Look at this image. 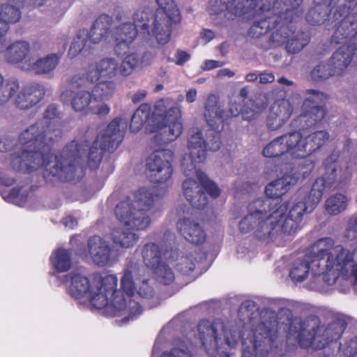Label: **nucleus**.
<instances>
[{"label":"nucleus","instance_id":"f257e3e1","mask_svg":"<svg viewBox=\"0 0 357 357\" xmlns=\"http://www.w3.org/2000/svg\"><path fill=\"white\" fill-rule=\"evenodd\" d=\"M250 300L243 301L237 319L202 320L197 336L205 352L211 357L224 354L242 342V357H261L285 334L287 342L303 349L321 350L340 339L346 323L335 319L324 324L315 316L294 317L283 301L273 300L261 309Z\"/></svg>","mask_w":357,"mask_h":357},{"label":"nucleus","instance_id":"f03ea898","mask_svg":"<svg viewBox=\"0 0 357 357\" xmlns=\"http://www.w3.org/2000/svg\"><path fill=\"white\" fill-rule=\"evenodd\" d=\"M320 176L314 181L305 201L296 202L286 216L287 204L273 203L270 199H257L250 202L247 214L238 222L241 233H252L259 240L271 242L283 239L294 233L305 213H311L321 201L324 192L336 183L348 178L351 173L347 167L339 160V154L333 153L326 158Z\"/></svg>","mask_w":357,"mask_h":357},{"label":"nucleus","instance_id":"7ed1b4c3","mask_svg":"<svg viewBox=\"0 0 357 357\" xmlns=\"http://www.w3.org/2000/svg\"><path fill=\"white\" fill-rule=\"evenodd\" d=\"M144 268L137 263L130 261L121 278V289H116L118 278L115 275L89 279L84 274L73 272L67 275L70 283L68 291L76 298H84L95 307H105L113 316L123 317L126 323L142 312L138 297L149 299L155 291L147 278H143Z\"/></svg>","mask_w":357,"mask_h":357},{"label":"nucleus","instance_id":"20e7f679","mask_svg":"<svg viewBox=\"0 0 357 357\" xmlns=\"http://www.w3.org/2000/svg\"><path fill=\"white\" fill-rule=\"evenodd\" d=\"M59 112L54 105H50L43 116L20 135L24 146L21 155L12 158L13 167L18 171H32L45 168V177H56L61 181L73 178L75 165L85 154L87 144L73 141L66 145L59 155L51 153L50 144L59 136Z\"/></svg>","mask_w":357,"mask_h":357},{"label":"nucleus","instance_id":"39448f33","mask_svg":"<svg viewBox=\"0 0 357 357\" xmlns=\"http://www.w3.org/2000/svg\"><path fill=\"white\" fill-rule=\"evenodd\" d=\"M289 277L295 282L308 278L307 287L319 291L344 280L346 287L340 291L346 293L350 285L357 284V245L347 247L331 238H320L313 245L312 255L293 263Z\"/></svg>","mask_w":357,"mask_h":357},{"label":"nucleus","instance_id":"423d86ee","mask_svg":"<svg viewBox=\"0 0 357 357\" xmlns=\"http://www.w3.org/2000/svg\"><path fill=\"white\" fill-rule=\"evenodd\" d=\"M165 192L158 193L155 188H141L131 197L119 202L115 209L117 220L127 229L114 227L111 231L113 243L124 248L137 243L139 236L131 231L146 230L151 225V216L161 210L160 199Z\"/></svg>","mask_w":357,"mask_h":357},{"label":"nucleus","instance_id":"0eeeda50","mask_svg":"<svg viewBox=\"0 0 357 357\" xmlns=\"http://www.w3.org/2000/svg\"><path fill=\"white\" fill-rule=\"evenodd\" d=\"M188 153L182 161V170L187 177L183 183V190L187 200L195 208H202L207 204V198L202 191V186L196 176L197 172H202L197 167V164L203 162L206 158V144L202 133L194 130L188 141Z\"/></svg>","mask_w":357,"mask_h":357},{"label":"nucleus","instance_id":"6e6552de","mask_svg":"<svg viewBox=\"0 0 357 357\" xmlns=\"http://www.w3.org/2000/svg\"><path fill=\"white\" fill-rule=\"evenodd\" d=\"M302 15L299 3L293 0L289 8L285 9V16L282 24L271 35V42L273 45L278 47L286 44L288 52L296 54L299 52L308 43L307 34L296 30L294 22H296Z\"/></svg>","mask_w":357,"mask_h":357},{"label":"nucleus","instance_id":"1a4fd4ad","mask_svg":"<svg viewBox=\"0 0 357 357\" xmlns=\"http://www.w3.org/2000/svg\"><path fill=\"white\" fill-rule=\"evenodd\" d=\"M168 11L158 8L153 13L148 7L139 8L134 14V26L143 33L155 37L159 44L165 45L170 39V24H174L169 20Z\"/></svg>","mask_w":357,"mask_h":357},{"label":"nucleus","instance_id":"9d476101","mask_svg":"<svg viewBox=\"0 0 357 357\" xmlns=\"http://www.w3.org/2000/svg\"><path fill=\"white\" fill-rule=\"evenodd\" d=\"M128 127V119L116 118L107 126L104 132L98 135L88 153V165L91 169L96 168L101 159L102 150L112 151L123 139Z\"/></svg>","mask_w":357,"mask_h":357},{"label":"nucleus","instance_id":"9b49d317","mask_svg":"<svg viewBox=\"0 0 357 357\" xmlns=\"http://www.w3.org/2000/svg\"><path fill=\"white\" fill-rule=\"evenodd\" d=\"M204 118L211 130L207 134L206 138L204 137L203 132L198 128L190 130V135L194 130H198L202 133L203 140L206 144V151L208 150L216 151L220 148L221 142L220 134L217 132L222 127L225 119L229 117L225 112L224 105L220 101L218 96L213 94L208 95L204 104ZM190 136H189V138Z\"/></svg>","mask_w":357,"mask_h":357},{"label":"nucleus","instance_id":"f8f14e48","mask_svg":"<svg viewBox=\"0 0 357 357\" xmlns=\"http://www.w3.org/2000/svg\"><path fill=\"white\" fill-rule=\"evenodd\" d=\"M314 3H324L335 8V19L344 17L333 33V41L340 43L357 35V13H354L357 0H314Z\"/></svg>","mask_w":357,"mask_h":357},{"label":"nucleus","instance_id":"ddd939ff","mask_svg":"<svg viewBox=\"0 0 357 357\" xmlns=\"http://www.w3.org/2000/svg\"><path fill=\"white\" fill-rule=\"evenodd\" d=\"M293 0H261L260 18L250 28L249 34L258 38L269 29L282 24L286 8H289Z\"/></svg>","mask_w":357,"mask_h":357},{"label":"nucleus","instance_id":"4468645a","mask_svg":"<svg viewBox=\"0 0 357 357\" xmlns=\"http://www.w3.org/2000/svg\"><path fill=\"white\" fill-rule=\"evenodd\" d=\"M326 98V95L319 91L306 90L301 113L293 120V125L301 130H306L321 123L326 115V109L324 106L319 104Z\"/></svg>","mask_w":357,"mask_h":357},{"label":"nucleus","instance_id":"2eb2a0df","mask_svg":"<svg viewBox=\"0 0 357 357\" xmlns=\"http://www.w3.org/2000/svg\"><path fill=\"white\" fill-rule=\"evenodd\" d=\"M173 153L169 149L154 151L146 160V170L150 179L155 183L169 185L173 172Z\"/></svg>","mask_w":357,"mask_h":357},{"label":"nucleus","instance_id":"dca6fc26","mask_svg":"<svg viewBox=\"0 0 357 357\" xmlns=\"http://www.w3.org/2000/svg\"><path fill=\"white\" fill-rule=\"evenodd\" d=\"M120 74L119 61L113 57H105L98 61L95 65L88 67L84 77L75 76L71 79L73 86H81L85 81L91 83L98 81L100 78L112 79Z\"/></svg>","mask_w":357,"mask_h":357},{"label":"nucleus","instance_id":"f3484780","mask_svg":"<svg viewBox=\"0 0 357 357\" xmlns=\"http://www.w3.org/2000/svg\"><path fill=\"white\" fill-rule=\"evenodd\" d=\"M70 97V105L74 111L84 114H94L100 116L109 114L110 108L107 104L98 103V99L94 97L92 91L84 89L67 91L66 94Z\"/></svg>","mask_w":357,"mask_h":357},{"label":"nucleus","instance_id":"a211bd4d","mask_svg":"<svg viewBox=\"0 0 357 357\" xmlns=\"http://www.w3.org/2000/svg\"><path fill=\"white\" fill-rule=\"evenodd\" d=\"M79 255L86 259H90L99 266L109 265L116 259V255L109 243L99 236L89 238L87 243V251H83Z\"/></svg>","mask_w":357,"mask_h":357},{"label":"nucleus","instance_id":"6ab92c4d","mask_svg":"<svg viewBox=\"0 0 357 357\" xmlns=\"http://www.w3.org/2000/svg\"><path fill=\"white\" fill-rule=\"evenodd\" d=\"M183 131L181 112L179 107H172L168 109L158 126L155 140L158 144H166L175 140Z\"/></svg>","mask_w":357,"mask_h":357},{"label":"nucleus","instance_id":"aec40b11","mask_svg":"<svg viewBox=\"0 0 357 357\" xmlns=\"http://www.w3.org/2000/svg\"><path fill=\"white\" fill-rule=\"evenodd\" d=\"M299 139L298 131L285 133L266 144L262 151V154L266 158H276L287 154L298 158L296 145Z\"/></svg>","mask_w":357,"mask_h":357},{"label":"nucleus","instance_id":"412c9836","mask_svg":"<svg viewBox=\"0 0 357 357\" xmlns=\"http://www.w3.org/2000/svg\"><path fill=\"white\" fill-rule=\"evenodd\" d=\"M175 211L179 216L176 222L178 232L190 243L197 245L203 243L206 240V233L200 224L186 216L182 217L186 213V206H178Z\"/></svg>","mask_w":357,"mask_h":357},{"label":"nucleus","instance_id":"4be33fe9","mask_svg":"<svg viewBox=\"0 0 357 357\" xmlns=\"http://www.w3.org/2000/svg\"><path fill=\"white\" fill-rule=\"evenodd\" d=\"M4 58L8 63L26 72L33 59L30 43L24 40L10 43L5 50Z\"/></svg>","mask_w":357,"mask_h":357},{"label":"nucleus","instance_id":"5701e85b","mask_svg":"<svg viewBox=\"0 0 357 357\" xmlns=\"http://www.w3.org/2000/svg\"><path fill=\"white\" fill-rule=\"evenodd\" d=\"M333 35L331 37L332 43L335 44H344L333 54L330 60V63L336 74L341 75L349 66L352 61L354 52L357 50V35L351 38H345L340 43L333 41Z\"/></svg>","mask_w":357,"mask_h":357},{"label":"nucleus","instance_id":"b1692460","mask_svg":"<svg viewBox=\"0 0 357 357\" xmlns=\"http://www.w3.org/2000/svg\"><path fill=\"white\" fill-rule=\"evenodd\" d=\"M299 142L296 145L298 158H304L319 150L330 138L329 133L325 130H317L303 137L298 131Z\"/></svg>","mask_w":357,"mask_h":357},{"label":"nucleus","instance_id":"393cba45","mask_svg":"<svg viewBox=\"0 0 357 357\" xmlns=\"http://www.w3.org/2000/svg\"><path fill=\"white\" fill-rule=\"evenodd\" d=\"M45 86L39 82L27 84L18 93L15 99V105L21 109H29L38 104L45 96Z\"/></svg>","mask_w":357,"mask_h":357},{"label":"nucleus","instance_id":"a878e982","mask_svg":"<svg viewBox=\"0 0 357 357\" xmlns=\"http://www.w3.org/2000/svg\"><path fill=\"white\" fill-rule=\"evenodd\" d=\"M292 112L293 107L289 100L276 101L271 106L267 116V128L271 130H279L287 122Z\"/></svg>","mask_w":357,"mask_h":357},{"label":"nucleus","instance_id":"bb28decb","mask_svg":"<svg viewBox=\"0 0 357 357\" xmlns=\"http://www.w3.org/2000/svg\"><path fill=\"white\" fill-rule=\"evenodd\" d=\"M137 35V30L130 22L123 23L116 28L114 52L117 56H122L130 51V46Z\"/></svg>","mask_w":357,"mask_h":357},{"label":"nucleus","instance_id":"cd10ccee","mask_svg":"<svg viewBox=\"0 0 357 357\" xmlns=\"http://www.w3.org/2000/svg\"><path fill=\"white\" fill-rule=\"evenodd\" d=\"M61 58V54L57 53H50L38 59L33 57L26 73L49 78L52 77Z\"/></svg>","mask_w":357,"mask_h":357},{"label":"nucleus","instance_id":"c85d7f7f","mask_svg":"<svg viewBox=\"0 0 357 357\" xmlns=\"http://www.w3.org/2000/svg\"><path fill=\"white\" fill-rule=\"evenodd\" d=\"M166 258L168 262L172 263L177 271L183 275L190 274L196 266L197 259L192 252L187 253L178 250H171Z\"/></svg>","mask_w":357,"mask_h":357},{"label":"nucleus","instance_id":"c756f323","mask_svg":"<svg viewBox=\"0 0 357 357\" xmlns=\"http://www.w3.org/2000/svg\"><path fill=\"white\" fill-rule=\"evenodd\" d=\"M335 10V8L328 6L326 3H315V6L307 14L306 20L312 24H321L326 22L328 24H333L337 22L340 25L344 17L333 18Z\"/></svg>","mask_w":357,"mask_h":357},{"label":"nucleus","instance_id":"7c9ffc66","mask_svg":"<svg viewBox=\"0 0 357 357\" xmlns=\"http://www.w3.org/2000/svg\"><path fill=\"white\" fill-rule=\"evenodd\" d=\"M169 252H165L163 247L156 243H147L142 249V257L144 265L151 270L155 268L162 264V258L167 260Z\"/></svg>","mask_w":357,"mask_h":357},{"label":"nucleus","instance_id":"2f4dec72","mask_svg":"<svg viewBox=\"0 0 357 357\" xmlns=\"http://www.w3.org/2000/svg\"><path fill=\"white\" fill-rule=\"evenodd\" d=\"M295 183V179L289 175L276 179L268 183L265 188V193L268 198H261V199H270L273 203H282L279 202L278 198L285 195L290 189V187Z\"/></svg>","mask_w":357,"mask_h":357},{"label":"nucleus","instance_id":"473e14b6","mask_svg":"<svg viewBox=\"0 0 357 357\" xmlns=\"http://www.w3.org/2000/svg\"><path fill=\"white\" fill-rule=\"evenodd\" d=\"M111 22L112 18L107 15H102L96 19L88 32V39L91 44L99 43L107 36Z\"/></svg>","mask_w":357,"mask_h":357},{"label":"nucleus","instance_id":"72a5a7b5","mask_svg":"<svg viewBox=\"0 0 357 357\" xmlns=\"http://www.w3.org/2000/svg\"><path fill=\"white\" fill-rule=\"evenodd\" d=\"M20 83L17 79H5L0 74V106L6 105L19 91Z\"/></svg>","mask_w":357,"mask_h":357},{"label":"nucleus","instance_id":"f704fd0d","mask_svg":"<svg viewBox=\"0 0 357 357\" xmlns=\"http://www.w3.org/2000/svg\"><path fill=\"white\" fill-rule=\"evenodd\" d=\"M91 43L88 39V31L82 29L77 31L68 50V55L74 58L79 54H85L91 50Z\"/></svg>","mask_w":357,"mask_h":357},{"label":"nucleus","instance_id":"c9c22d12","mask_svg":"<svg viewBox=\"0 0 357 357\" xmlns=\"http://www.w3.org/2000/svg\"><path fill=\"white\" fill-rule=\"evenodd\" d=\"M50 262L54 270L58 273L66 272L72 265L70 254L66 249L58 248L52 252Z\"/></svg>","mask_w":357,"mask_h":357},{"label":"nucleus","instance_id":"e433bc0d","mask_svg":"<svg viewBox=\"0 0 357 357\" xmlns=\"http://www.w3.org/2000/svg\"><path fill=\"white\" fill-rule=\"evenodd\" d=\"M123 57L120 67V75L123 77L131 75L134 71L142 66V60L140 56L135 52H129V51L122 56Z\"/></svg>","mask_w":357,"mask_h":357},{"label":"nucleus","instance_id":"4c0bfd02","mask_svg":"<svg viewBox=\"0 0 357 357\" xmlns=\"http://www.w3.org/2000/svg\"><path fill=\"white\" fill-rule=\"evenodd\" d=\"M256 6V0H229L226 10L234 16H241L251 13Z\"/></svg>","mask_w":357,"mask_h":357},{"label":"nucleus","instance_id":"58836bf2","mask_svg":"<svg viewBox=\"0 0 357 357\" xmlns=\"http://www.w3.org/2000/svg\"><path fill=\"white\" fill-rule=\"evenodd\" d=\"M347 197L342 193H337L330 196L326 199L325 208L328 214L337 215L347 208Z\"/></svg>","mask_w":357,"mask_h":357},{"label":"nucleus","instance_id":"ea45409f","mask_svg":"<svg viewBox=\"0 0 357 357\" xmlns=\"http://www.w3.org/2000/svg\"><path fill=\"white\" fill-rule=\"evenodd\" d=\"M116 89V84L112 80L100 81L95 86L92 93L98 99V103L106 104L104 100L111 97Z\"/></svg>","mask_w":357,"mask_h":357},{"label":"nucleus","instance_id":"a19ab883","mask_svg":"<svg viewBox=\"0 0 357 357\" xmlns=\"http://www.w3.org/2000/svg\"><path fill=\"white\" fill-rule=\"evenodd\" d=\"M151 112V106L149 104H142L133 114L130 128L132 132H138L148 120Z\"/></svg>","mask_w":357,"mask_h":357},{"label":"nucleus","instance_id":"79ce46f5","mask_svg":"<svg viewBox=\"0 0 357 357\" xmlns=\"http://www.w3.org/2000/svg\"><path fill=\"white\" fill-rule=\"evenodd\" d=\"M34 3L36 7L42 8V11L55 21H58L64 13L60 4L54 0H36Z\"/></svg>","mask_w":357,"mask_h":357},{"label":"nucleus","instance_id":"37998d69","mask_svg":"<svg viewBox=\"0 0 357 357\" xmlns=\"http://www.w3.org/2000/svg\"><path fill=\"white\" fill-rule=\"evenodd\" d=\"M21 17L22 13L19 8L8 3L0 5V20L7 26L18 22Z\"/></svg>","mask_w":357,"mask_h":357},{"label":"nucleus","instance_id":"c03bdc74","mask_svg":"<svg viewBox=\"0 0 357 357\" xmlns=\"http://www.w3.org/2000/svg\"><path fill=\"white\" fill-rule=\"evenodd\" d=\"M161 357H195L192 345L183 340H177L174 347L169 351L164 352Z\"/></svg>","mask_w":357,"mask_h":357},{"label":"nucleus","instance_id":"a18cd8bd","mask_svg":"<svg viewBox=\"0 0 357 357\" xmlns=\"http://www.w3.org/2000/svg\"><path fill=\"white\" fill-rule=\"evenodd\" d=\"M152 271L156 280L160 283L169 285L175 280V274L173 270L165 262H162Z\"/></svg>","mask_w":357,"mask_h":357},{"label":"nucleus","instance_id":"49530a36","mask_svg":"<svg viewBox=\"0 0 357 357\" xmlns=\"http://www.w3.org/2000/svg\"><path fill=\"white\" fill-rule=\"evenodd\" d=\"M336 75L329 63H321L315 66L311 72V77L315 81L326 79Z\"/></svg>","mask_w":357,"mask_h":357},{"label":"nucleus","instance_id":"de8ad7c7","mask_svg":"<svg viewBox=\"0 0 357 357\" xmlns=\"http://www.w3.org/2000/svg\"><path fill=\"white\" fill-rule=\"evenodd\" d=\"M296 85L291 80L282 77L278 79L277 84L274 86L273 93L281 98L287 96L289 93H293Z\"/></svg>","mask_w":357,"mask_h":357},{"label":"nucleus","instance_id":"09e8293b","mask_svg":"<svg viewBox=\"0 0 357 357\" xmlns=\"http://www.w3.org/2000/svg\"><path fill=\"white\" fill-rule=\"evenodd\" d=\"M158 7L167 10L168 17L174 23H178L181 20V15L176 5L173 0H156Z\"/></svg>","mask_w":357,"mask_h":357},{"label":"nucleus","instance_id":"8fccbe9b","mask_svg":"<svg viewBox=\"0 0 357 357\" xmlns=\"http://www.w3.org/2000/svg\"><path fill=\"white\" fill-rule=\"evenodd\" d=\"M196 176L202 186V190H204L212 197L216 198L220 195V190L213 182L210 181L204 172H197Z\"/></svg>","mask_w":357,"mask_h":357},{"label":"nucleus","instance_id":"3c124183","mask_svg":"<svg viewBox=\"0 0 357 357\" xmlns=\"http://www.w3.org/2000/svg\"><path fill=\"white\" fill-rule=\"evenodd\" d=\"M26 196V190L22 191V190L13 188L7 195H3V198L8 202L22 206L25 202Z\"/></svg>","mask_w":357,"mask_h":357},{"label":"nucleus","instance_id":"603ef678","mask_svg":"<svg viewBox=\"0 0 357 357\" xmlns=\"http://www.w3.org/2000/svg\"><path fill=\"white\" fill-rule=\"evenodd\" d=\"M345 236L349 240H354L357 238V215L349 220L345 231Z\"/></svg>","mask_w":357,"mask_h":357},{"label":"nucleus","instance_id":"864d4df0","mask_svg":"<svg viewBox=\"0 0 357 357\" xmlns=\"http://www.w3.org/2000/svg\"><path fill=\"white\" fill-rule=\"evenodd\" d=\"M264 107L265 106H262L261 107H257L256 109L251 107L245 108L242 111L243 119L249 121L255 119Z\"/></svg>","mask_w":357,"mask_h":357},{"label":"nucleus","instance_id":"5fc2aeb1","mask_svg":"<svg viewBox=\"0 0 357 357\" xmlns=\"http://www.w3.org/2000/svg\"><path fill=\"white\" fill-rule=\"evenodd\" d=\"M226 10V4L222 3L221 1L215 0L211 1L208 6V12L211 14H218Z\"/></svg>","mask_w":357,"mask_h":357},{"label":"nucleus","instance_id":"6e6d98bb","mask_svg":"<svg viewBox=\"0 0 357 357\" xmlns=\"http://www.w3.org/2000/svg\"><path fill=\"white\" fill-rule=\"evenodd\" d=\"M13 172H0V183L6 186L13 185L15 182V178L13 176Z\"/></svg>","mask_w":357,"mask_h":357},{"label":"nucleus","instance_id":"4d7b16f0","mask_svg":"<svg viewBox=\"0 0 357 357\" xmlns=\"http://www.w3.org/2000/svg\"><path fill=\"white\" fill-rule=\"evenodd\" d=\"M224 63L215 60H206L201 66L203 70H209L213 68L222 67Z\"/></svg>","mask_w":357,"mask_h":357},{"label":"nucleus","instance_id":"13d9d810","mask_svg":"<svg viewBox=\"0 0 357 357\" xmlns=\"http://www.w3.org/2000/svg\"><path fill=\"white\" fill-rule=\"evenodd\" d=\"M9 29V26L6 23L0 20V52L5 46V36Z\"/></svg>","mask_w":357,"mask_h":357},{"label":"nucleus","instance_id":"bf43d9fd","mask_svg":"<svg viewBox=\"0 0 357 357\" xmlns=\"http://www.w3.org/2000/svg\"><path fill=\"white\" fill-rule=\"evenodd\" d=\"M155 52L153 50H146L140 59L142 60V66L149 65L151 61L155 57Z\"/></svg>","mask_w":357,"mask_h":357},{"label":"nucleus","instance_id":"052dcab7","mask_svg":"<svg viewBox=\"0 0 357 357\" xmlns=\"http://www.w3.org/2000/svg\"><path fill=\"white\" fill-rule=\"evenodd\" d=\"M176 64L178 66L183 65L190 59V54L185 51L178 50L176 54Z\"/></svg>","mask_w":357,"mask_h":357},{"label":"nucleus","instance_id":"680f3d73","mask_svg":"<svg viewBox=\"0 0 357 357\" xmlns=\"http://www.w3.org/2000/svg\"><path fill=\"white\" fill-rule=\"evenodd\" d=\"M259 78L261 84L272 83L275 80L274 75L268 72H263L259 74Z\"/></svg>","mask_w":357,"mask_h":357},{"label":"nucleus","instance_id":"e2e57ef3","mask_svg":"<svg viewBox=\"0 0 357 357\" xmlns=\"http://www.w3.org/2000/svg\"><path fill=\"white\" fill-rule=\"evenodd\" d=\"M147 95V91L144 89H140L136 91L132 96V101L136 104L143 100Z\"/></svg>","mask_w":357,"mask_h":357},{"label":"nucleus","instance_id":"0e129e2a","mask_svg":"<svg viewBox=\"0 0 357 357\" xmlns=\"http://www.w3.org/2000/svg\"><path fill=\"white\" fill-rule=\"evenodd\" d=\"M63 225L68 229H74L77 225V221L73 216L68 215L63 219Z\"/></svg>","mask_w":357,"mask_h":357},{"label":"nucleus","instance_id":"69168bd1","mask_svg":"<svg viewBox=\"0 0 357 357\" xmlns=\"http://www.w3.org/2000/svg\"><path fill=\"white\" fill-rule=\"evenodd\" d=\"M197 91L195 89L191 88L186 91L185 99L188 103H192L197 100Z\"/></svg>","mask_w":357,"mask_h":357},{"label":"nucleus","instance_id":"338daca9","mask_svg":"<svg viewBox=\"0 0 357 357\" xmlns=\"http://www.w3.org/2000/svg\"><path fill=\"white\" fill-rule=\"evenodd\" d=\"M241 112V106L239 104H237L236 102H231L229 105V112L227 114L231 116H237Z\"/></svg>","mask_w":357,"mask_h":357},{"label":"nucleus","instance_id":"774afa93","mask_svg":"<svg viewBox=\"0 0 357 357\" xmlns=\"http://www.w3.org/2000/svg\"><path fill=\"white\" fill-rule=\"evenodd\" d=\"M201 38L204 41V43L210 42L214 38V33L212 31L204 29L201 33Z\"/></svg>","mask_w":357,"mask_h":357}]
</instances>
